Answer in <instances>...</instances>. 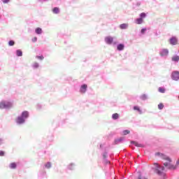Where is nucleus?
I'll return each instance as SVG.
<instances>
[{"label": "nucleus", "mask_w": 179, "mask_h": 179, "mask_svg": "<svg viewBox=\"0 0 179 179\" xmlns=\"http://www.w3.org/2000/svg\"><path fill=\"white\" fill-rule=\"evenodd\" d=\"M179 164V159L176 162V165H173L170 164V162L164 163V166H160L159 163L155 162L152 164V166H151V170L155 173V174H157V176H166V173H164V170L166 167V169H169V170H176L177 169V166Z\"/></svg>", "instance_id": "1"}, {"label": "nucleus", "mask_w": 179, "mask_h": 179, "mask_svg": "<svg viewBox=\"0 0 179 179\" xmlns=\"http://www.w3.org/2000/svg\"><path fill=\"white\" fill-rule=\"evenodd\" d=\"M109 148L110 147L107 146L106 143L99 144V149L101 151H102L101 155L102 157L103 163H104V164H111V162L108 160Z\"/></svg>", "instance_id": "2"}, {"label": "nucleus", "mask_w": 179, "mask_h": 179, "mask_svg": "<svg viewBox=\"0 0 179 179\" xmlns=\"http://www.w3.org/2000/svg\"><path fill=\"white\" fill-rule=\"evenodd\" d=\"M30 117V113L27 110H24L21 113L20 115L17 116L15 119L17 125H24L26 120Z\"/></svg>", "instance_id": "3"}, {"label": "nucleus", "mask_w": 179, "mask_h": 179, "mask_svg": "<svg viewBox=\"0 0 179 179\" xmlns=\"http://www.w3.org/2000/svg\"><path fill=\"white\" fill-rule=\"evenodd\" d=\"M12 103L8 101H1L0 102L1 110H8V108H12Z\"/></svg>", "instance_id": "4"}, {"label": "nucleus", "mask_w": 179, "mask_h": 179, "mask_svg": "<svg viewBox=\"0 0 179 179\" xmlns=\"http://www.w3.org/2000/svg\"><path fill=\"white\" fill-rule=\"evenodd\" d=\"M155 156H156L157 157H160L161 159H163V160H166L167 162H169V163H171V158L166 156L164 153L157 152H155Z\"/></svg>", "instance_id": "5"}, {"label": "nucleus", "mask_w": 179, "mask_h": 179, "mask_svg": "<svg viewBox=\"0 0 179 179\" xmlns=\"http://www.w3.org/2000/svg\"><path fill=\"white\" fill-rule=\"evenodd\" d=\"M171 78L175 82H178L179 80V71L175 70L173 71L171 73Z\"/></svg>", "instance_id": "6"}, {"label": "nucleus", "mask_w": 179, "mask_h": 179, "mask_svg": "<svg viewBox=\"0 0 179 179\" xmlns=\"http://www.w3.org/2000/svg\"><path fill=\"white\" fill-rule=\"evenodd\" d=\"M169 49L163 48L159 51V55L162 58H167L169 57Z\"/></svg>", "instance_id": "7"}, {"label": "nucleus", "mask_w": 179, "mask_h": 179, "mask_svg": "<svg viewBox=\"0 0 179 179\" xmlns=\"http://www.w3.org/2000/svg\"><path fill=\"white\" fill-rule=\"evenodd\" d=\"M38 178H44L45 177V164H44L38 173Z\"/></svg>", "instance_id": "8"}, {"label": "nucleus", "mask_w": 179, "mask_h": 179, "mask_svg": "<svg viewBox=\"0 0 179 179\" xmlns=\"http://www.w3.org/2000/svg\"><path fill=\"white\" fill-rule=\"evenodd\" d=\"M105 43H106L108 45H111V44L114 43V38L111 36L105 37Z\"/></svg>", "instance_id": "9"}, {"label": "nucleus", "mask_w": 179, "mask_h": 179, "mask_svg": "<svg viewBox=\"0 0 179 179\" xmlns=\"http://www.w3.org/2000/svg\"><path fill=\"white\" fill-rule=\"evenodd\" d=\"M86 92H87V85L86 84L81 85L80 87V93H81V94H85Z\"/></svg>", "instance_id": "10"}, {"label": "nucleus", "mask_w": 179, "mask_h": 179, "mask_svg": "<svg viewBox=\"0 0 179 179\" xmlns=\"http://www.w3.org/2000/svg\"><path fill=\"white\" fill-rule=\"evenodd\" d=\"M169 43L171 45H176L177 43H178V39L176 36H172L169 39Z\"/></svg>", "instance_id": "11"}, {"label": "nucleus", "mask_w": 179, "mask_h": 179, "mask_svg": "<svg viewBox=\"0 0 179 179\" xmlns=\"http://www.w3.org/2000/svg\"><path fill=\"white\" fill-rule=\"evenodd\" d=\"M47 142H48V146H50V143H51V142H54V134H50L49 135L47 136Z\"/></svg>", "instance_id": "12"}, {"label": "nucleus", "mask_w": 179, "mask_h": 179, "mask_svg": "<svg viewBox=\"0 0 179 179\" xmlns=\"http://www.w3.org/2000/svg\"><path fill=\"white\" fill-rule=\"evenodd\" d=\"M124 142V137H120L119 138H115L114 140V145H119V143H122Z\"/></svg>", "instance_id": "13"}, {"label": "nucleus", "mask_w": 179, "mask_h": 179, "mask_svg": "<svg viewBox=\"0 0 179 179\" xmlns=\"http://www.w3.org/2000/svg\"><path fill=\"white\" fill-rule=\"evenodd\" d=\"M131 145H134V146H136V148H144V145L143 144H141L135 141H131Z\"/></svg>", "instance_id": "14"}, {"label": "nucleus", "mask_w": 179, "mask_h": 179, "mask_svg": "<svg viewBox=\"0 0 179 179\" xmlns=\"http://www.w3.org/2000/svg\"><path fill=\"white\" fill-rule=\"evenodd\" d=\"M125 48V45L124 43H119L117 45V51H124Z\"/></svg>", "instance_id": "15"}, {"label": "nucleus", "mask_w": 179, "mask_h": 179, "mask_svg": "<svg viewBox=\"0 0 179 179\" xmlns=\"http://www.w3.org/2000/svg\"><path fill=\"white\" fill-rule=\"evenodd\" d=\"M171 61L172 62H175V64H178L179 62V56L177 55H173L171 57Z\"/></svg>", "instance_id": "16"}, {"label": "nucleus", "mask_w": 179, "mask_h": 179, "mask_svg": "<svg viewBox=\"0 0 179 179\" xmlns=\"http://www.w3.org/2000/svg\"><path fill=\"white\" fill-rule=\"evenodd\" d=\"M52 13H54L55 15H59V13L61 12V10L59 9V7H54L52 9Z\"/></svg>", "instance_id": "17"}, {"label": "nucleus", "mask_w": 179, "mask_h": 179, "mask_svg": "<svg viewBox=\"0 0 179 179\" xmlns=\"http://www.w3.org/2000/svg\"><path fill=\"white\" fill-rule=\"evenodd\" d=\"M31 66L33 69H38L39 68H41V66L40 65V64L36 62L32 64Z\"/></svg>", "instance_id": "18"}, {"label": "nucleus", "mask_w": 179, "mask_h": 179, "mask_svg": "<svg viewBox=\"0 0 179 179\" xmlns=\"http://www.w3.org/2000/svg\"><path fill=\"white\" fill-rule=\"evenodd\" d=\"M136 179H148V178L143 176L141 172H138V176H136Z\"/></svg>", "instance_id": "19"}, {"label": "nucleus", "mask_w": 179, "mask_h": 179, "mask_svg": "<svg viewBox=\"0 0 179 179\" xmlns=\"http://www.w3.org/2000/svg\"><path fill=\"white\" fill-rule=\"evenodd\" d=\"M128 24L123 23L120 25V29H121V30H127V29H128Z\"/></svg>", "instance_id": "20"}, {"label": "nucleus", "mask_w": 179, "mask_h": 179, "mask_svg": "<svg viewBox=\"0 0 179 179\" xmlns=\"http://www.w3.org/2000/svg\"><path fill=\"white\" fill-rule=\"evenodd\" d=\"M35 33L38 35L43 34V29L41 27H37L35 29Z\"/></svg>", "instance_id": "21"}, {"label": "nucleus", "mask_w": 179, "mask_h": 179, "mask_svg": "<svg viewBox=\"0 0 179 179\" xmlns=\"http://www.w3.org/2000/svg\"><path fill=\"white\" fill-rule=\"evenodd\" d=\"M8 167L12 170H15V169L17 167V164H16V162H13L8 165Z\"/></svg>", "instance_id": "22"}, {"label": "nucleus", "mask_w": 179, "mask_h": 179, "mask_svg": "<svg viewBox=\"0 0 179 179\" xmlns=\"http://www.w3.org/2000/svg\"><path fill=\"white\" fill-rule=\"evenodd\" d=\"M120 119V114L118 113H113L112 115V120H113L114 121H117V120Z\"/></svg>", "instance_id": "23"}, {"label": "nucleus", "mask_w": 179, "mask_h": 179, "mask_svg": "<svg viewBox=\"0 0 179 179\" xmlns=\"http://www.w3.org/2000/svg\"><path fill=\"white\" fill-rule=\"evenodd\" d=\"M15 54L17 57H23V52L20 49H17L15 51Z\"/></svg>", "instance_id": "24"}, {"label": "nucleus", "mask_w": 179, "mask_h": 179, "mask_svg": "<svg viewBox=\"0 0 179 179\" xmlns=\"http://www.w3.org/2000/svg\"><path fill=\"white\" fill-rule=\"evenodd\" d=\"M133 110H134V111H138L139 114H142V110H141V108L138 106H134L133 107Z\"/></svg>", "instance_id": "25"}, {"label": "nucleus", "mask_w": 179, "mask_h": 179, "mask_svg": "<svg viewBox=\"0 0 179 179\" xmlns=\"http://www.w3.org/2000/svg\"><path fill=\"white\" fill-rule=\"evenodd\" d=\"M142 23H143V20H142V18L138 17L136 19V24H142Z\"/></svg>", "instance_id": "26"}, {"label": "nucleus", "mask_w": 179, "mask_h": 179, "mask_svg": "<svg viewBox=\"0 0 179 179\" xmlns=\"http://www.w3.org/2000/svg\"><path fill=\"white\" fill-rule=\"evenodd\" d=\"M141 100H143V101H145V100H148V95L146 94H143L140 96Z\"/></svg>", "instance_id": "27"}, {"label": "nucleus", "mask_w": 179, "mask_h": 179, "mask_svg": "<svg viewBox=\"0 0 179 179\" xmlns=\"http://www.w3.org/2000/svg\"><path fill=\"white\" fill-rule=\"evenodd\" d=\"M68 170H75V164L71 163L67 166Z\"/></svg>", "instance_id": "28"}, {"label": "nucleus", "mask_w": 179, "mask_h": 179, "mask_svg": "<svg viewBox=\"0 0 179 179\" xmlns=\"http://www.w3.org/2000/svg\"><path fill=\"white\" fill-rule=\"evenodd\" d=\"M51 167H52V164L50 162H46L45 169H48V170H50V169H51Z\"/></svg>", "instance_id": "29"}, {"label": "nucleus", "mask_w": 179, "mask_h": 179, "mask_svg": "<svg viewBox=\"0 0 179 179\" xmlns=\"http://www.w3.org/2000/svg\"><path fill=\"white\" fill-rule=\"evenodd\" d=\"M158 92H159V93H166V88L163 87H159L158 88Z\"/></svg>", "instance_id": "30"}, {"label": "nucleus", "mask_w": 179, "mask_h": 179, "mask_svg": "<svg viewBox=\"0 0 179 179\" xmlns=\"http://www.w3.org/2000/svg\"><path fill=\"white\" fill-rule=\"evenodd\" d=\"M139 17L143 20V19H145V17H146V13H141L139 15Z\"/></svg>", "instance_id": "31"}, {"label": "nucleus", "mask_w": 179, "mask_h": 179, "mask_svg": "<svg viewBox=\"0 0 179 179\" xmlns=\"http://www.w3.org/2000/svg\"><path fill=\"white\" fill-rule=\"evenodd\" d=\"M8 45L10 47H13V45H15V41L13 40H10L8 41Z\"/></svg>", "instance_id": "32"}, {"label": "nucleus", "mask_w": 179, "mask_h": 179, "mask_svg": "<svg viewBox=\"0 0 179 179\" xmlns=\"http://www.w3.org/2000/svg\"><path fill=\"white\" fill-rule=\"evenodd\" d=\"M130 133H131V131H130L129 130H128V129L124 130V131H122L123 135H128V134H129Z\"/></svg>", "instance_id": "33"}, {"label": "nucleus", "mask_w": 179, "mask_h": 179, "mask_svg": "<svg viewBox=\"0 0 179 179\" xmlns=\"http://www.w3.org/2000/svg\"><path fill=\"white\" fill-rule=\"evenodd\" d=\"M158 108L159 110H163V108H164V105L163 103L158 104Z\"/></svg>", "instance_id": "34"}, {"label": "nucleus", "mask_w": 179, "mask_h": 179, "mask_svg": "<svg viewBox=\"0 0 179 179\" xmlns=\"http://www.w3.org/2000/svg\"><path fill=\"white\" fill-rule=\"evenodd\" d=\"M36 58L37 59H39L40 61H43V59H44V56L41 55V56H36Z\"/></svg>", "instance_id": "35"}, {"label": "nucleus", "mask_w": 179, "mask_h": 179, "mask_svg": "<svg viewBox=\"0 0 179 179\" xmlns=\"http://www.w3.org/2000/svg\"><path fill=\"white\" fill-rule=\"evenodd\" d=\"M41 108H43V105H41V103H38L36 105V109L41 110Z\"/></svg>", "instance_id": "36"}, {"label": "nucleus", "mask_w": 179, "mask_h": 179, "mask_svg": "<svg viewBox=\"0 0 179 179\" xmlns=\"http://www.w3.org/2000/svg\"><path fill=\"white\" fill-rule=\"evenodd\" d=\"M146 30H148L146 28L141 29V34H145V33H146Z\"/></svg>", "instance_id": "37"}, {"label": "nucleus", "mask_w": 179, "mask_h": 179, "mask_svg": "<svg viewBox=\"0 0 179 179\" xmlns=\"http://www.w3.org/2000/svg\"><path fill=\"white\" fill-rule=\"evenodd\" d=\"M57 37H65V34H64L62 32H59L57 34Z\"/></svg>", "instance_id": "38"}, {"label": "nucleus", "mask_w": 179, "mask_h": 179, "mask_svg": "<svg viewBox=\"0 0 179 179\" xmlns=\"http://www.w3.org/2000/svg\"><path fill=\"white\" fill-rule=\"evenodd\" d=\"M0 156H1V157L5 156V151H3V150H0Z\"/></svg>", "instance_id": "39"}, {"label": "nucleus", "mask_w": 179, "mask_h": 179, "mask_svg": "<svg viewBox=\"0 0 179 179\" xmlns=\"http://www.w3.org/2000/svg\"><path fill=\"white\" fill-rule=\"evenodd\" d=\"M1 1H2L3 3H9V1L10 0H1Z\"/></svg>", "instance_id": "40"}, {"label": "nucleus", "mask_w": 179, "mask_h": 179, "mask_svg": "<svg viewBox=\"0 0 179 179\" xmlns=\"http://www.w3.org/2000/svg\"><path fill=\"white\" fill-rule=\"evenodd\" d=\"M39 3H44L45 2V0H37Z\"/></svg>", "instance_id": "41"}, {"label": "nucleus", "mask_w": 179, "mask_h": 179, "mask_svg": "<svg viewBox=\"0 0 179 179\" xmlns=\"http://www.w3.org/2000/svg\"><path fill=\"white\" fill-rule=\"evenodd\" d=\"M32 41L33 43H36V41H37V37L35 36L34 38H33Z\"/></svg>", "instance_id": "42"}, {"label": "nucleus", "mask_w": 179, "mask_h": 179, "mask_svg": "<svg viewBox=\"0 0 179 179\" xmlns=\"http://www.w3.org/2000/svg\"><path fill=\"white\" fill-rule=\"evenodd\" d=\"M3 143V138H0V145H2Z\"/></svg>", "instance_id": "43"}, {"label": "nucleus", "mask_w": 179, "mask_h": 179, "mask_svg": "<svg viewBox=\"0 0 179 179\" xmlns=\"http://www.w3.org/2000/svg\"><path fill=\"white\" fill-rule=\"evenodd\" d=\"M113 45H115L117 44V42L114 41L113 42Z\"/></svg>", "instance_id": "44"}, {"label": "nucleus", "mask_w": 179, "mask_h": 179, "mask_svg": "<svg viewBox=\"0 0 179 179\" xmlns=\"http://www.w3.org/2000/svg\"><path fill=\"white\" fill-rule=\"evenodd\" d=\"M2 18V16L1 15H0V20H1V19Z\"/></svg>", "instance_id": "45"}, {"label": "nucleus", "mask_w": 179, "mask_h": 179, "mask_svg": "<svg viewBox=\"0 0 179 179\" xmlns=\"http://www.w3.org/2000/svg\"><path fill=\"white\" fill-rule=\"evenodd\" d=\"M178 99H179V96H178Z\"/></svg>", "instance_id": "46"}]
</instances>
